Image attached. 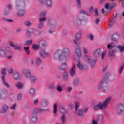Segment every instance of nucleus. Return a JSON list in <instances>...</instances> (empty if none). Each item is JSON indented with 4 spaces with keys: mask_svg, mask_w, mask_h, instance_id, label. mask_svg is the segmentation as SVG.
Here are the masks:
<instances>
[{
    "mask_svg": "<svg viewBox=\"0 0 124 124\" xmlns=\"http://www.w3.org/2000/svg\"><path fill=\"white\" fill-rule=\"evenodd\" d=\"M70 55V52L68 48H64L62 50L59 49L55 52L54 54V58L57 59L59 58L61 60V58L63 57H67Z\"/></svg>",
    "mask_w": 124,
    "mask_h": 124,
    "instance_id": "nucleus-1",
    "label": "nucleus"
},
{
    "mask_svg": "<svg viewBox=\"0 0 124 124\" xmlns=\"http://www.w3.org/2000/svg\"><path fill=\"white\" fill-rule=\"evenodd\" d=\"M111 100V98H108L105 101L102 103V102H100L98 104L95 105L93 107V110L94 111H98L99 109L101 111H104L106 109L107 106L109 104Z\"/></svg>",
    "mask_w": 124,
    "mask_h": 124,
    "instance_id": "nucleus-2",
    "label": "nucleus"
},
{
    "mask_svg": "<svg viewBox=\"0 0 124 124\" xmlns=\"http://www.w3.org/2000/svg\"><path fill=\"white\" fill-rule=\"evenodd\" d=\"M107 78V74H105L104 76V79L102 80V81L100 82L99 87L98 88V90H100L103 89V92H108L110 91V89L108 86V83L107 82L108 81Z\"/></svg>",
    "mask_w": 124,
    "mask_h": 124,
    "instance_id": "nucleus-3",
    "label": "nucleus"
},
{
    "mask_svg": "<svg viewBox=\"0 0 124 124\" xmlns=\"http://www.w3.org/2000/svg\"><path fill=\"white\" fill-rule=\"evenodd\" d=\"M23 73L26 75L27 78H30L31 83H33L37 80V78L35 76H31V71L30 70L25 69L23 71Z\"/></svg>",
    "mask_w": 124,
    "mask_h": 124,
    "instance_id": "nucleus-4",
    "label": "nucleus"
},
{
    "mask_svg": "<svg viewBox=\"0 0 124 124\" xmlns=\"http://www.w3.org/2000/svg\"><path fill=\"white\" fill-rule=\"evenodd\" d=\"M49 26L48 28V32L49 33H52L53 32L50 29H52L53 28H55L57 25V21L54 20H49Z\"/></svg>",
    "mask_w": 124,
    "mask_h": 124,
    "instance_id": "nucleus-5",
    "label": "nucleus"
},
{
    "mask_svg": "<svg viewBox=\"0 0 124 124\" xmlns=\"http://www.w3.org/2000/svg\"><path fill=\"white\" fill-rule=\"evenodd\" d=\"M10 46H11V47H13L14 50H17L20 52H21L22 50V45L21 44H17V45H15L14 42H10Z\"/></svg>",
    "mask_w": 124,
    "mask_h": 124,
    "instance_id": "nucleus-6",
    "label": "nucleus"
},
{
    "mask_svg": "<svg viewBox=\"0 0 124 124\" xmlns=\"http://www.w3.org/2000/svg\"><path fill=\"white\" fill-rule=\"evenodd\" d=\"M75 111L77 114H78V116H79L80 117H82V116L83 115V110H82L81 109H79L78 110L79 106V103L77 102H75Z\"/></svg>",
    "mask_w": 124,
    "mask_h": 124,
    "instance_id": "nucleus-7",
    "label": "nucleus"
},
{
    "mask_svg": "<svg viewBox=\"0 0 124 124\" xmlns=\"http://www.w3.org/2000/svg\"><path fill=\"white\" fill-rule=\"evenodd\" d=\"M74 53L78 57L80 58L82 56L80 48L79 46H76Z\"/></svg>",
    "mask_w": 124,
    "mask_h": 124,
    "instance_id": "nucleus-8",
    "label": "nucleus"
},
{
    "mask_svg": "<svg viewBox=\"0 0 124 124\" xmlns=\"http://www.w3.org/2000/svg\"><path fill=\"white\" fill-rule=\"evenodd\" d=\"M38 44L41 45L43 48H46L48 44L46 41L41 40L38 42Z\"/></svg>",
    "mask_w": 124,
    "mask_h": 124,
    "instance_id": "nucleus-9",
    "label": "nucleus"
},
{
    "mask_svg": "<svg viewBox=\"0 0 124 124\" xmlns=\"http://www.w3.org/2000/svg\"><path fill=\"white\" fill-rule=\"evenodd\" d=\"M76 24L78 26H81L82 25V18L80 16H78L76 18Z\"/></svg>",
    "mask_w": 124,
    "mask_h": 124,
    "instance_id": "nucleus-10",
    "label": "nucleus"
},
{
    "mask_svg": "<svg viewBox=\"0 0 124 124\" xmlns=\"http://www.w3.org/2000/svg\"><path fill=\"white\" fill-rule=\"evenodd\" d=\"M9 106L7 104H4L2 106V108L0 110V113L2 114H4V113H6V112H7L8 109H9Z\"/></svg>",
    "mask_w": 124,
    "mask_h": 124,
    "instance_id": "nucleus-11",
    "label": "nucleus"
},
{
    "mask_svg": "<svg viewBox=\"0 0 124 124\" xmlns=\"http://www.w3.org/2000/svg\"><path fill=\"white\" fill-rule=\"evenodd\" d=\"M7 93H8V90L5 88H4L1 90L0 91V93L2 95L3 98L6 97Z\"/></svg>",
    "mask_w": 124,
    "mask_h": 124,
    "instance_id": "nucleus-12",
    "label": "nucleus"
},
{
    "mask_svg": "<svg viewBox=\"0 0 124 124\" xmlns=\"http://www.w3.org/2000/svg\"><path fill=\"white\" fill-rule=\"evenodd\" d=\"M63 79L65 82H67L69 80V74L67 72H64L63 73Z\"/></svg>",
    "mask_w": 124,
    "mask_h": 124,
    "instance_id": "nucleus-13",
    "label": "nucleus"
},
{
    "mask_svg": "<svg viewBox=\"0 0 124 124\" xmlns=\"http://www.w3.org/2000/svg\"><path fill=\"white\" fill-rule=\"evenodd\" d=\"M41 103L42 107H46V106H47L49 104V101L46 99H42Z\"/></svg>",
    "mask_w": 124,
    "mask_h": 124,
    "instance_id": "nucleus-14",
    "label": "nucleus"
},
{
    "mask_svg": "<svg viewBox=\"0 0 124 124\" xmlns=\"http://www.w3.org/2000/svg\"><path fill=\"white\" fill-rule=\"evenodd\" d=\"M84 60L87 63H90L92 61V58L91 56L85 55L84 57Z\"/></svg>",
    "mask_w": 124,
    "mask_h": 124,
    "instance_id": "nucleus-15",
    "label": "nucleus"
},
{
    "mask_svg": "<svg viewBox=\"0 0 124 124\" xmlns=\"http://www.w3.org/2000/svg\"><path fill=\"white\" fill-rule=\"evenodd\" d=\"M40 56L42 58H45L46 56H49V54L47 52H46L44 50H42L39 52Z\"/></svg>",
    "mask_w": 124,
    "mask_h": 124,
    "instance_id": "nucleus-16",
    "label": "nucleus"
},
{
    "mask_svg": "<svg viewBox=\"0 0 124 124\" xmlns=\"http://www.w3.org/2000/svg\"><path fill=\"white\" fill-rule=\"evenodd\" d=\"M69 73L71 76L73 77L76 73V65H74L73 67L70 69Z\"/></svg>",
    "mask_w": 124,
    "mask_h": 124,
    "instance_id": "nucleus-17",
    "label": "nucleus"
},
{
    "mask_svg": "<svg viewBox=\"0 0 124 124\" xmlns=\"http://www.w3.org/2000/svg\"><path fill=\"white\" fill-rule=\"evenodd\" d=\"M67 68V65L65 62H64V63H63L62 64L61 66L59 67V69L63 71H65V70H66Z\"/></svg>",
    "mask_w": 124,
    "mask_h": 124,
    "instance_id": "nucleus-18",
    "label": "nucleus"
},
{
    "mask_svg": "<svg viewBox=\"0 0 124 124\" xmlns=\"http://www.w3.org/2000/svg\"><path fill=\"white\" fill-rule=\"evenodd\" d=\"M96 62H97V59H93V60H92L89 63L91 65V68H93L95 67Z\"/></svg>",
    "mask_w": 124,
    "mask_h": 124,
    "instance_id": "nucleus-19",
    "label": "nucleus"
},
{
    "mask_svg": "<svg viewBox=\"0 0 124 124\" xmlns=\"http://www.w3.org/2000/svg\"><path fill=\"white\" fill-rule=\"evenodd\" d=\"M3 85L7 88H9L10 87V84L6 81V78H1Z\"/></svg>",
    "mask_w": 124,
    "mask_h": 124,
    "instance_id": "nucleus-20",
    "label": "nucleus"
},
{
    "mask_svg": "<svg viewBox=\"0 0 124 124\" xmlns=\"http://www.w3.org/2000/svg\"><path fill=\"white\" fill-rule=\"evenodd\" d=\"M35 93H36L35 89L34 88H31L29 91L30 95L31 96H33L35 94Z\"/></svg>",
    "mask_w": 124,
    "mask_h": 124,
    "instance_id": "nucleus-21",
    "label": "nucleus"
},
{
    "mask_svg": "<svg viewBox=\"0 0 124 124\" xmlns=\"http://www.w3.org/2000/svg\"><path fill=\"white\" fill-rule=\"evenodd\" d=\"M60 111L62 114H67L68 111L64 107H61L60 108Z\"/></svg>",
    "mask_w": 124,
    "mask_h": 124,
    "instance_id": "nucleus-22",
    "label": "nucleus"
},
{
    "mask_svg": "<svg viewBox=\"0 0 124 124\" xmlns=\"http://www.w3.org/2000/svg\"><path fill=\"white\" fill-rule=\"evenodd\" d=\"M77 6L78 8H81L82 7V2L81 0H76Z\"/></svg>",
    "mask_w": 124,
    "mask_h": 124,
    "instance_id": "nucleus-23",
    "label": "nucleus"
},
{
    "mask_svg": "<svg viewBox=\"0 0 124 124\" xmlns=\"http://www.w3.org/2000/svg\"><path fill=\"white\" fill-rule=\"evenodd\" d=\"M80 82V79L79 78H76L74 80L73 84L74 86H77L79 84Z\"/></svg>",
    "mask_w": 124,
    "mask_h": 124,
    "instance_id": "nucleus-24",
    "label": "nucleus"
},
{
    "mask_svg": "<svg viewBox=\"0 0 124 124\" xmlns=\"http://www.w3.org/2000/svg\"><path fill=\"white\" fill-rule=\"evenodd\" d=\"M101 52V50H100V49H97L94 52L93 54L95 57H99L100 55Z\"/></svg>",
    "mask_w": 124,
    "mask_h": 124,
    "instance_id": "nucleus-25",
    "label": "nucleus"
},
{
    "mask_svg": "<svg viewBox=\"0 0 124 124\" xmlns=\"http://www.w3.org/2000/svg\"><path fill=\"white\" fill-rule=\"evenodd\" d=\"M38 120V118L37 116H32L31 118V122L33 124H36L37 123Z\"/></svg>",
    "mask_w": 124,
    "mask_h": 124,
    "instance_id": "nucleus-26",
    "label": "nucleus"
},
{
    "mask_svg": "<svg viewBox=\"0 0 124 124\" xmlns=\"http://www.w3.org/2000/svg\"><path fill=\"white\" fill-rule=\"evenodd\" d=\"M78 67L81 70H84L85 66L83 65L80 61L78 62V63L77 64Z\"/></svg>",
    "mask_w": 124,
    "mask_h": 124,
    "instance_id": "nucleus-27",
    "label": "nucleus"
},
{
    "mask_svg": "<svg viewBox=\"0 0 124 124\" xmlns=\"http://www.w3.org/2000/svg\"><path fill=\"white\" fill-rule=\"evenodd\" d=\"M7 55V53L2 48H0V56L4 57Z\"/></svg>",
    "mask_w": 124,
    "mask_h": 124,
    "instance_id": "nucleus-28",
    "label": "nucleus"
},
{
    "mask_svg": "<svg viewBox=\"0 0 124 124\" xmlns=\"http://www.w3.org/2000/svg\"><path fill=\"white\" fill-rule=\"evenodd\" d=\"M1 74L2 75L1 76V78H5V76L7 74L6 73V68H3L2 70H1Z\"/></svg>",
    "mask_w": 124,
    "mask_h": 124,
    "instance_id": "nucleus-29",
    "label": "nucleus"
},
{
    "mask_svg": "<svg viewBox=\"0 0 124 124\" xmlns=\"http://www.w3.org/2000/svg\"><path fill=\"white\" fill-rule=\"evenodd\" d=\"M38 113H39V108H34L32 111V114L33 115H37V114H38Z\"/></svg>",
    "mask_w": 124,
    "mask_h": 124,
    "instance_id": "nucleus-30",
    "label": "nucleus"
},
{
    "mask_svg": "<svg viewBox=\"0 0 124 124\" xmlns=\"http://www.w3.org/2000/svg\"><path fill=\"white\" fill-rule=\"evenodd\" d=\"M46 5L48 7H51L52 6V0H47L46 2Z\"/></svg>",
    "mask_w": 124,
    "mask_h": 124,
    "instance_id": "nucleus-31",
    "label": "nucleus"
},
{
    "mask_svg": "<svg viewBox=\"0 0 124 124\" xmlns=\"http://www.w3.org/2000/svg\"><path fill=\"white\" fill-rule=\"evenodd\" d=\"M116 51L115 49H111L109 52L108 57H113L114 56V53Z\"/></svg>",
    "mask_w": 124,
    "mask_h": 124,
    "instance_id": "nucleus-32",
    "label": "nucleus"
},
{
    "mask_svg": "<svg viewBox=\"0 0 124 124\" xmlns=\"http://www.w3.org/2000/svg\"><path fill=\"white\" fill-rule=\"evenodd\" d=\"M25 12L24 10H21L20 11L18 14H17V16L19 17H21L23 16L25 14Z\"/></svg>",
    "mask_w": 124,
    "mask_h": 124,
    "instance_id": "nucleus-33",
    "label": "nucleus"
},
{
    "mask_svg": "<svg viewBox=\"0 0 124 124\" xmlns=\"http://www.w3.org/2000/svg\"><path fill=\"white\" fill-rule=\"evenodd\" d=\"M50 108H39V113L40 114H42V113H44V112H45L46 111H49Z\"/></svg>",
    "mask_w": 124,
    "mask_h": 124,
    "instance_id": "nucleus-34",
    "label": "nucleus"
},
{
    "mask_svg": "<svg viewBox=\"0 0 124 124\" xmlns=\"http://www.w3.org/2000/svg\"><path fill=\"white\" fill-rule=\"evenodd\" d=\"M122 108H123V107L122 105H121L120 106H119L118 107V113L119 115H121L123 113V110L122 109Z\"/></svg>",
    "mask_w": 124,
    "mask_h": 124,
    "instance_id": "nucleus-35",
    "label": "nucleus"
},
{
    "mask_svg": "<svg viewBox=\"0 0 124 124\" xmlns=\"http://www.w3.org/2000/svg\"><path fill=\"white\" fill-rule=\"evenodd\" d=\"M57 104L56 103H54L53 104V113L54 114H56L57 112Z\"/></svg>",
    "mask_w": 124,
    "mask_h": 124,
    "instance_id": "nucleus-36",
    "label": "nucleus"
},
{
    "mask_svg": "<svg viewBox=\"0 0 124 124\" xmlns=\"http://www.w3.org/2000/svg\"><path fill=\"white\" fill-rule=\"evenodd\" d=\"M13 76L15 79H17L19 78L20 77L19 72H16V73L13 74Z\"/></svg>",
    "mask_w": 124,
    "mask_h": 124,
    "instance_id": "nucleus-37",
    "label": "nucleus"
},
{
    "mask_svg": "<svg viewBox=\"0 0 124 124\" xmlns=\"http://www.w3.org/2000/svg\"><path fill=\"white\" fill-rule=\"evenodd\" d=\"M66 121V117L65 115H64L61 117V122L62 124H65Z\"/></svg>",
    "mask_w": 124,
    "mask_h": 124,
    "instance_id": "nucleus-38",
    "label": "nucleus"
},
{
    "mask_svg": "<svg viewBox=\"0 0 124 124\" xmlns=\"http://www.w3.org/2000/svg\"><path fill=\"white\" fill-rule=\"evenodd\" d=\"M29 48H30L29 46H28L27 47H24V50L25 52L26 53L27 55H29L30 54Z\"/></svg>",
    "mask_w": 124,
    "mask_h": 124,
    "instance_id": "nucleus-39",
    "label": "nucleus"
},
{
    "mask_svg": "<svg viewBox=\"0 0 124 124\" xmlns=\"http://www.w3.org/2000/svg\"><path fill=\"white\" fill-rule=\"evenodd\" d=\"M31 31L32 34H34L35 35H37L38 34V31L34 29H31Z\"/></svg>",
    "mask_w": 124,
    "mask_h": 124,
    "instance_id": "nucleus-40",
    "label": "nucleus"
},
{
    "mask_svg": "<svg viewBox=\"0 0 124 124\" xmlns=\"http://www.w3.org/2000/svg\"><path fill=\"white\" fill-rule=\"evenodd\" d=\"M36 64H37V66H40L41 64V60L39 58H37L36 59Z\"/></svg>",
    "mask_w": 124,
    "mask_h": 124,
    "instance_id": "nucleus-41",
    "label": "nucleus"
},
{
    "mask_svg": "<svg viewBox=\"0 0 124 124\" xmlns=\"http://www.w3.org/2000/svg\"><path fill=\"white\" fill-rule=\"evenodd\" d=\"M40 45H36V44H34L32 46V49L33 50H37L39 48H40Z\"/></svg>",
    "mask_w": 124,
    "mask_h": 124,
    "instance_id": "nucleus-42",
    "label": "nucleus"
},
{
    "mask_svg": "<svg viewBox=\"0 0 124 124\" xmlns=\"http://www.w3.org/2000/svg\"><path fill=\"white\" fill-rule=\"evenodd\" d=\"M56 90L57 91L61 92L63 91V87L60 85H58Z\"/></svg>",
    "mask_w": 124,
    "mask_h": 124,
    "instance_id": "nucleus-43",
    "label": "nucleus"
},
{
    "mask_svg": "<svg viewBox=\"0 0 124 124\" xmlns=\"http://www.w3.org/2000/svg\"><path fill=\"white\" fill-rule=\"evenodd\" d=\"M17 106L16 103L13 104L10 108L11 110H15Z\"/></svg>",
    "mask_w": 124,
    "mask_h": 124,
    "instance_id": "nucleus-44",
    "label": "nucleus"
},
{
    "mask_svg": "<svg viewBox=\"0 0 124 124\" xmlns=\"http://www.w3.org/2000/svg\"><path fill=\"white\" fill-rule=\"evenodd\" d=\"M16 86L18 88V89H22L23 88V85L22 83L19 82L16 85Z\"/></svg>",
    "mask_w": 124,
    "mask_h": 124,
    "instance_id": "nucleus-45",
    "label": "nucleus"
},
{
    "mask_svg": "<svg viewBox=\"0 0 124 124\" xmlns=\"http://www.w3.org/2000/svg\"><path fill=\"white\" fill-rule=\"evenodd\" d=\"M81 34L80 33H78L76 36V39L78 41H79L81 38Z\"/></svg>",
    "mask_w": 124,
    "mask_h": 124,
    "instance_id": "nucleus-46",
    "label": "nucleus"
},
{
    "mask_svg": "<svg viewBox=\"0 0 124 124\" xmlns=\"http://www.w3.org/2000/svg\"><path fill=\"white\" fill-rule=\"evenodd\" d=\"M117 48H119L121 52H123L124 51V46L121 45L117 46Z\"/></svg>",
    "mask_w": 124,
    "mask_h": 124,
    "instance_id": "nucleus-47",
    "label": "nucleus"
},
{
    "mask_svg": "<svg viewBox=\"0 0 124 124\" xmlns=\"http://www.w3.org/2000/svg\"><path fill=\"white\" fill-rule=\"evenodd\" d=\"M33 41L32 40H27L25 42L26 45H30L32 43Z\"/></svg>",
    "mask_w": 124,
    "mask_h": 124,
    "instance_id": "nucleus-48",
    "label": "nucleus"
},
{
    "mask_svg": "<svg viewBox=\"0 0 124 124\" xmlns=\"http://www.w3.org/2000/svg\"><path fill=\"white\" fill-rule=\"evenodd\" d=\"M80 13L81 14H85V15H86L87 16H90V14L88 12H87V11H86L85 10H81L80 11Z\"/></svg>",
    "mask_w": 124,
    "mask_h": 124,
    "instance_id": "nucleus-49",
    "label": "nucleus"
},
{
    "mask_svg": "<svg viewBox=\"0 0 124 124\" xmlns=\"http://www.w3.org/2000/svg\"><path fill=\"white\" fill-rule=\"evenodd\" d=\"M31 29L26 31V35L28 37L31 36V33H32V31H31Z\"/></svg>",
    "mask_w": 124,
    "mask_h": 124,
    "instance_id": "nucleus-50",
    "label": "nucleus"
},
{
    "mask_svg": "<svg viewBox=\"0 0 124 124\" xmlns=\"http://www.w3.org/2000/svg\"><path fill=\"white\" fill-rule=\"evenodd\" d=\"M104 118L103 114H100L97 116V119L98 121H100V120H103Z\"/></svg>",
    "mask_w": 124,
    "mask_h": 124,
    "instance_id": "nucleus-51",
    "label": "nucleus"
},
{
    "mask_svg": "<svg viewBox=\"0 0 124 124\" xmlns=\"http://www.w3.org/2000/svg\"><path fill=\"white\" fill-rule=\"evenodd\" d=\"M7 71L9 74H12L13 72V69L11 68V67H9L7 68Z\"/></svg>",
    "mask_w": 124,
    "mask_h": 124,
    "instance_id": "nucleus-52",
    "label": "nucleus"
},
{
    "mask_svg": "<svg viewBox=\"0 0 124 124\" xmlns=\"http://www.w3.org/2000/svg\"><path fill=\"white\" fill-rule=\"evenodd\" d=\"M10 13V10L8 8H5V11H4V14L5 15H8Z\"/></svg>",
    "mask_w": 124,
    "mask_h": 124,
    "instance_id": "nucleus-53",
    "label": "nucleus"
},
{
    "mask_svg": "<svg viewBox=\"0 0 124 124\" xmlns=\"http://www.w3.org/2000/svg\"><path fill=\"white\" fill-rule=\"evenodd\" d=\"M23 97V95L21 93H19L17 96V100H21Z\"/></svg>",
    "mask_w": 124,
    "mask_h": 124,
    "instance_id": "nucleus-54",
    "label": "nucleus"
},
{
    "mask_svg": "<svg viewBox=\"0 0 124 124\" xmlns=\"http://www.w3.org/2000/svg\"><path fill=\"white\" fill-rule=\"evenodd\" d=\"M55 88V85L54 83H52L49 86V89L51 90H54Z\"/></svg>",
    "mask_w": 124,
    "mask_h": 124,
    "instance_id": "nucleus-55",
    "label": "nucleus"
},
{
    "mask_svg": "<svg viewBox=\"0 0 124 124\" xmlns=\"http://www.w3.org/2000/svg\"><path fill=\"white\" fill-rule=\"evenodd\" d=\"M114 23H115L114 19H112V20H111L110 24L109 25V27L111 28L112 27L113 25L114 24Z\"/></svg>",
    "mask_w": 124,
    "mask_h": 124,
    "instance_id": "nucleus-56",
    "label": "nucleus"
},
{
    "mask_svg": "<svg viewBox=\"0 0 124 124\" xmlns=\"http://www.w3.org/2000/svg\"><path fill=\"white\" fill-rule=\"evenodd\" d=\"M95 16H98L100 15L99 13L98 9L97 8L95 9Z\"/></svg>",
    "mask_w": 124,
    "mask_h": 124,
    "instance_id": "nucleus-57",
    "label": "nucleus"
},
{
    "mask_svg": "<svg viewBox=\"0 0 124 124\" xmlns=\"http://www.w3.org/2000/svg\"><path fill=\"white\" fill-rule=\"evenodd\" d=\"M46 20V17H44L43 18H41L39 19V21L40 22H45Z\"/></svg>",
    "mask_w": 124,
    "mask_h": 124,
    "instance_id": "nucleus-58",
    "label": "nucleus"
},
{
    "mask_svg": "<svg viewBox=\"0 0 124 124\" xmlns=\"http://www.w3.org/2000/svg\"><path fill=\"white\" fill-rule=\"evenodd\" d=\"M83 50L84 54H87L88 53V49L85 47H83Z\"/></svg>",
    "mask_w": 124,
    "mask_h": 124,
    "instance_id": "nucleus-59",
    "label": "nucleus"
},
{
    "mask_svg": "<svg viewBox=\"0 0 124 124\" xmlns=\"http://www.w3.org/2000/svg\"><path fill=\"white\" fill-rule=\"evenodd\" d=\"M44 26V24L42 22H41L39 23V24L38 25V28H39V29L43 28Z\"/></svg>",
    "mask_w": 124,
    "mask_h": 124,
    "instance_id": "nucleus-60",
    "label": "nucleus"
},
{
    "mask_svg": "<svg viewBox=\"0 0 124 124\" xmlns=\"http://www.w3.org/2000/svg\"><path fill=\"white\" fill-rule=\"evenodd\" d=\"M5 52H9V53H11V51H10V48L8 46H6L5 48Z\"/></svg>",
    "mask_w": 124,
    "mask_h": 124,
    "instance_id": "nucleus-61",
    "label": "nucleus"
},
{
    "mask_svg": "<svg viewBox=\"0 0 124 124\" xmlns=\"http://www.w3.org/2000/svg\"><path fill=\"white\" fill-rule=\"evenodd\" d=\"M124 68V65H122V66L120 67V69H119V73L120 74L122 73Z\"/></svg>",
    "mask_w": 124,
    "mask_h": 124,
    "instance_id": "nucleus-62",
    "label": "nucleus"
},
{
    "mask_svg": "<svg viewBox=\"0 0 124 124\" xmlns=\"http://www.w3.org/2000/svg\"><path fill=\"white\" fill-rule=\"evenodd\" d=\"M46 12H44L42 13H41L40 14V17H44L45 16H46Z\"/></svg>",
    "mask_w": 124,
    "mask_h": 124,
    "instance_id": "nucleus-63",
    "label": "nucleus"
},
{
    "mask_svg": "<svg viewBox=\"0 0 124 124\" xmlns=\"http://www.w3.org/2000/svg\"><path fill=\"white\" fill-rule=\"evenodd\" d=\"M107 48L109 49H113V46L110 44H108L107 45Z\"/></svg>",
    "mask_w": 124,
    "mask_h": 124,
    "instance_id": "nucleus-64",
    "label": "nucleus"
}]
</instances>
